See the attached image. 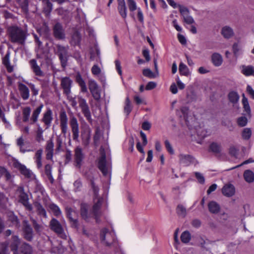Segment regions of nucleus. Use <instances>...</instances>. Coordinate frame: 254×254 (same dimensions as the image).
I'll use <instances>...</instances> for the list:
<instances>
[{
	"label": "nucleus",
	"instance_id": "47",
	"mask_svg": "<svg viewBox=\"0 0 254 254\" xmlns=\"http://www.w3.org/2000/svg\"><path fill=\"white\" fill-rule=\"evenodd\" d=\"M191 239V235L188 231H184L181 236V241L185 244L188 243Z\"/></svg>",
	"mask_w": 254,
	"mask_h": 254
},
{
	"label": "nucleus",
	"instance_id": "28",
	"mask_svg": "<svg viewBox=\"0 0 254 254\" xmlns=\"http://www.w3.org/2000/svg\"><path fill=\"white\" fill-rule=\"evenodd\" d=\"M241 73L246 76H254V66L251 65H242L240 67Z\"/></svg>",
	"mask_w": 254,
	"mask_h": 254
},
{
	"label": "nucleus",
	"instance_id": "58",
	"mask_svg": "<svg viewBox=\"0 0 254 254\" xmlns=\"http://www.w3.org/2000/svg\"><path fill=\"white\" fill-rule=\"evenodd\" d=\"M196 131L197 135L201 138H204L208 135L207 134V131L203 128H200L197 129Z\"/></svg>",
	"mask_w": 254,
	"mask_h": 254
},
{
	"label": "nucleus",
	"instance_id": "41",
	"mask_svg": "<svg viewBox=\"0 0 254 254\" xmlns=\"http://www.w3.org/2000/svg\"><path fill=\"white\" fill-rule=\"evenodd\" d=\"M244 177L245 181L248 183H252L254 181V173L251 170H246L244 173Z\"/></svg>",
	"mask_w": 254,
	"mask_h": 254
},
{
	"label": "nucleus",
	"instance_id": "43",
	"mask_svg": "<svg viewBox=\"0 0 254 254\" xmlns=\"http://www.w3.org/2000/svg\"><path fill=\"white\" fill-rule=\"evenodd\" d=\"M179 70L181 75L188 76L190 74L189 69L187 66L183 63L180 64Z\"/></svg>",
	"mask_w": 254,
	"mask_h": 254
},
{
	"label": "nucleus",
	"instance_id": "36",
	"mask_svg": "<svg viewBox=\"0 0 254 254\" xmlns=\"http://www.w3.org/2000/svg\"><path fill=\"white\" fill-rule=\"evenodd\" d=\"M209 211L213 214L218 213L220 210V205L218 203L214 201H211L208 204Z\"/></svg>",
	"mask_w": 254,
	"mask_h": 254
},
{
	"label": "nucleus",
	"instance_id": "51",
	"mask_svg": "<svg viewBox=\"0 0 254 254\" xmlns=\"http://www.w3.org/2000/svg\"><path fill=\"white\" fill-rule=\"evenodd\" d=\"M17 2L21 7L22 9L25 14H27L28 11V0H17Z\"/></svg>",
	"mask_w": 254,
	"mask_h": 254
},
{
	"label": "nucleus",
	"instance_id": "32",
	"mask_svg": "<svg viewBox=\"0 0 254 254\" xmlns=\"http://www.w3.org/2000/svg\"><path fill=\"white\" fill-rule=\"evenodd\" d=\"M118 10L121 16H127V7L125 0H117Z\"/></svg>",
	"mask_w": 254,
	"mask_h": 254
},
{
	"label": "nucleus",
	"instance_id": "29",
	"mask_svg": "<svg viewBox=\"0 0 254 254\" xmlns=\"http://www.w3.org/2000/svg\"><path fill=\"white\" fill-rule=\"evenodd\" d=\"M222 192L225 196L228 197L232 196L235 192V187L231 184L225 185L222 189Z\"/></svg>",
	"mask_w": 254,
	"mask_h": 254
},
{
	"label": "nucleus",
	"instance_id": "42",
	"mask_svg": "<svg viewBox=\"0 0 254 254\" xmlns=\"http://www.w3.org/2000/svg\"><path fill=\"white\" fill-rule=\"evenodd\" d=\"M49 207L55 216L59 217L62 214V211L60 208L56 204L53 203H51L49 204Z\"/></svg>",
	"mask_w": 254,
	"mask_h": 254
},
{
	"label": "nucleus",
	"instance_id": "45",
	"mask_svg": "<svg viewBox=\"0 0 254 254\" xmlns=\"http://www.w3.org/2000/svg\"><path fill=\"white\" fill-rule=\"evenodd\" d=\"M242 104L243 105V108L244 109L245 111L247 113L248 115L251 114V108L249 105V103L248 102V99L245 97L244 94H243V98H242Z\"/></svg>",
	"mask_w": 254,
	"mask_h": 254
},
{
	"label": "nucleus",
	"instance_id": "49",
	"mask_svg": "<svg viewBox=\"0 0 254 254\" xmlns=\"http://www.w3.org/2000/svg\"><path fill=\"white\" fill-rule=\"evenodd\" d=\"M90 186H91V187L92 188V191H93L94 195V197H98L99 188L95 183L94 178H92L90 179Z\"/></svg>",
	"mask_w": 254,
	"mask_h": 254
},
{
	"label": "nucleus",
	"instance_id": "56",
	"mask_svg": "<svg viewBox=\"0 0 254 254\" xmlns=\"http://www.w3.org/2000/svg\"><path fill=\"white\" fill-rule=\"evenodd\" d=\"M176 211L179 215L181 216L182 217H185L186 215V209L181 204H179L178 205L176 209Z\"/></svg>",
	"mask_w": 254,
	"mask_h": 254
},
{
	"label": "nucleus",
	"instance_id": "8",
	"mask_svg": "<svg viewBox=\"0 0 254 254\" xmlns=\"http://www.w3.org/2000/svg\"><path fill=\"white\" fill-rule=\"evenodd\" d=\"M104 201L103 197H94V204L92 207V213L95 217L97 223H99L100 221V217L101 216V212L100 208Z\"/></svg>",
	"mask_w": 254,
	"mask_h": 254
},
{
	"label": "nucleus",
	"instance_id": "6",
	"mask_svg": "<svg viewBox=\"0 0 254 254\" xmlns=\"http://www.w3.org/2000/svg\"><path fill=\"white\" fill-rule=\"evenodd\" d=\"M100 238L101 241L108 246L115 243L116 241L115 232L109 231L107 228H104L101 231Z\"/></svg>",
	"mask_w": 254,
	"mask_h": 254
},
{
	"label": "nucleus",
	"instance_id": "17",
	"mask_svg": "<svg viewBox=\"0 0 254 254\" xmlns=\"http://www.w3.org/2000/svg\"><path fill=\"white\" fill-rule=\"evenodd\" d=\"M23 232L24 239L28 241H31L33 238V231L32 227L26 221H24Z\"/></svg>",
	"mask_w": 254,
	"mask_h": 254
},
{
	"label": "nucleus",
	"instance_id": "27",
	"mask_svg": "<svg viewBox=\"0 0 254 254\" xmlns=\"http://www.w3.org/2000/svg\"><path fill=\"white\" fill-rule=\"evenodd\" d=\"M33 249L31 245L23 242L19 248L18 254H32Z\"/></svg>",
	"mask_w": 254,
	"mask_h": 254
},
{
	"label": "nucleus",
	"instance_id": "64",
	"mask_svg": "<svg viewBox=\"0 0 254 254\" xmlns=\"http://www.w3.org/2000/svg\"><path fill=\"white\" fill-rule=\"evenodd\" d=\"M7 244L2 243L0 245L1 250L0 251V254H6L7 252Z\"/></svg>",
	"mask_w": 254,
	"mask_h": 254
},
{
	"label": "nucleus",
	"instance_id": "50",
	"mask_svg": "<svg viewBox=\"0 0 254 254\" xmlns=\"http://www.w3.org/2000/svg\"><path fill=\"white\" fill-rule=\"evenodd\" d=\"M252 130L250 128H245L242 132V138L245 140H249L252 136Z\"/></svg>",
	"mask_w": 254,
	"mask_h": 254
},
{
	"label": "nucleus",
	"instance_id": "34",
	"mask_svg": "<svg viewBox=\"0 0 254 254\" xmlns=\"http://www.w3.org/2000/svg\"><path fill=\"white\" fill-rule=\"evenodd\" d=\"M211 62L215 66H220L223 63L222 56L217 53H214L211 55Z\"/></svg>",
	"mask_w": 254,
	"mask_h": 254
},
{
	"label": "nucleus",
	"instance_id": "24",
	"mask_svg": "<svg viewBox=\"0 0 254 254\" xmlns=\"http://www.w3.org/2000/svg\"><path fill=\"white\" fill-rule=\"evenodd\" d=\"M53 113L51 109L48 108L43 115L42 121L47 126V128L51 126V124L53 121Z\"/></svg>",
	"mask_w": 254,
	"mask_h": 254
},
{
	"label": "nucleus",
	"instance_id": "54",
	"mask_svg": "<svg viewBox=\"0 0 254 254\" xmlns=\"http://www.w3.org/2000/svg\"><path fill=\"white\" fill-rule=\"evenodd\" d=\"M209 149L211 151L214 153H218L220 152L221 146L216 142H212L210 145Z\"/></svg>",
	"mask_w": 254,
	"mask_h": 254
},
{
	"label": "nucleus",
	"instance_id": "10",
	"mask_svg": "<svg viewBox=\"0 0 254 254\" xmlns=\"http://www.w3.org/2000/svg\"><path fill=\"white\" fill-rule=\"evenodd\" d=\"M72 80L68 77H62L61 79V86L63 90V93L65 95H69L71 93Z\"/></svg>",
	"mask_w": 254,
	"mask_h": 254
},
{
	"label": "nucleus",
	"instance_id": "22",
	"mask_svg": "<svg viewBox=\"0 0 254 254\" xmlns=\"http://www.w3.org/2000/svg\"><path fill=\"white\" fill-rule=\"evenodd\" d=\"M14 166L25 177L30 178L31 177L32 174V172L29 169H27L24 165L21 164L19 162L16 161L14 163Z\"/></svg>",
	"mask_w": 254,
	"mask_h": 254
},
{
	"label": "nucleus",
	"instance_id": "46",
	"mask_svg": "<svg viewBox=\"0 0 254 254\" xmlns=\"http://www.w3.org/2000/svg\"><path fill=\"white\" fill-rule=\"evenodd\" d=\"M228 98L230 102L233 104H235L238 102L239 99V96L236 92L232 91L229 93Z\"/></svg>",
	"mask_w": 254,
	"mask_h": 254
},
{
	"label": "nucleus",
	"instance_id": "23",
	"mask_svg": "<svg viewBox=\"0 0 254 254\" xmlns=\"http://www.w3.org/2000/svg\"><path fill=\"white\" fill-rule=\"evenodd\" d=\"M18 88L22 99L24 100H27L30 96L29 88L21 82L18 83Z\"/></svg>",
	"mask_w": 254,
	"mask_h": 254
},
{
	"label": "nucleus",
	"instance_id": "38",
	"mask_svg": "<svg viewBox=\"0 0 254 254\" xmlns=\"http://www.w3.org/2000/svg\"><path fill=\"white\" fill-rule=\"evenodd\" d=\"M43 4V12L46 15H48L50 14L52 10L53 4L50 0H45Z\"/></svg>",
	"mask_w": 254,
	"mask_h": 254
},
{
	"label": "nucleus",
	"instance_id": "31",
	"mask_svg": "<svg viewBox=\"0 0 254 254\" xmlns=\"http://www.w3.org/2000/svg\"><path fill=\"white\" fill-rule=\"evenodd\" d=\"M31 68L36 75L39 76H43L44 72L41 69L40 66L37 64V62L35 59H32L30 61Z\"/></svg>",
	"mask_w": 254,
	"mask_h": 254
},
{
	"label": "nucleus",
	"instance_id": "20",
	"mask_svg": "<svg viewBox=\"0 0 254 254\" xmlns=\"http://www.w3.org/2000/svg\"><path fill=\"white\" fill-rule=\"evenodd\" d=\"M84 158L82 149L80 147H77L74 150V162L75 166L80 169Z\"/></svg>",
	"mask_w": 254,
	"mask_h": 254
},
{
	"label": "nucleus",
	"instance_id": "14",
	"mask_svg": "<svg viewBox=\"0 0 254 254\" xmlns=\"http://www.w3.org/2000/svg\"><path fill=\"white\" fill-rule=\"evenodd\" d=\"M69 125L72 132L73 139L75 141L78 140L79 137V124L77 119L72 117L70 119Z\"/></svg>",
	"mask_w": 254,
	"mask_h": 254
},
{
	"label": "nucleus",
	"instance_id": "3",
	"mask_svg": "<svg viewBox=\"0 0 254 254\" xmlns=\"http://www.w3.org/2000/svg\"><path fill=\"white\" fill-rule=\"evenodd\" d=\"M66 96L70 102V105L72 107L76 108L77 102L78 103L79 106L84 116L89 123H91L92 121L91 114L86 100L81 96H78L77 102L75 100V98L72 97L70 95Z\"/></svg>",
	"mask_w": 254,
	"mask_h": 254
},
{
	"label": "nucleus",
	"instance_id": "61",
	"mask_svg": "<svg viewBox=\"0 0 254 254\" xmlns=\"http://www.w3.org/2000/svg\"><path fill=\"white\" fill-rule=\"evenodd\" d=\"M73 186L75 191L80 190L82 186L81 180L80 179L76 180L73 183Z\"/></svg>",
	"mask_w": 254,
	"mask_h": 254
},
{
	"label": "nucleus",
	"instance_id": "25",
	"mask_svg": "<svg viewBox=\"0 0 254 254\" xmlns=\"http://www.w3.org/2000/svg\"><path fill=\"white\" fill-rule=\"evenodd\" d=\"M127 4L131 14H134V11H137V16H142L143 13L139 7H137L136 3L134 0H127Z\"/></svg>",
	"mask_w": 254,
	"mask_h": 254
},
{
	"label": "nucleus",
	"instance_id": "60",
	"mask_svg": "<svg viewBox=\"0 0 254 254\" xmlns=\"http://www.w3.org/2000/svg\"><path fill=\"white\" fill-rule=\"evenodd\" d=\"M27 84H28L31 90L32 94L33 96H37L39 93V89L37 88H36L35 85L33 83H28V82H26Z\"/></svg>",
	"mask_w": 254,
	"mask_h": 254
},
{
	"label": "nucleus",
	"instance_id": "63",
	"mask_svg": "<svg viewBox=\"0 0 254 254\" xmlns=\"http://www.w3.org/2000/svg\"><path fill=\"white\" fill-rule=\"evenodd\" d=\"M195 176L199 183H200L201 184H203L204 183V182H205L204 177L203 176V175L201 173H200L199 172H195Z\"/></svg>",
	"mask_w": 254,
	"mask_h": 254
},
{
	"label": "nucleus",
	"instance_id": "44",
	"mask_svg": "<svg viewBox=\"0 0 254 254\" xmlns=\"http://www.w3.org/2000/svg\"><path fill=\"white\" fill-rule=\"evenodd\" d=\"M221 33L225 38H230L234 34L232 29L228 26L224 27L222 29Z\"/></svg>",
	"mask_w": 254,
	"mask_h": 254
},
{
	"label": "nucleus",
	"instance_id": "18",
	"mask_svg": "<svg viewBox=\"0 0 254 254\" xmlns=\"http://www.w3.org/2000/svg\"><path fill=\"white\" fill-rule=\"evenodd\" d=\"M53 33L56 39L62 40L65 38L64 30L62 24L60 23H57L53 28Z\"/></svg>",
	"mask_w": 254,
	"mask_h": 254
},
{
	"label": "nucleus",
	"instance_id": "62",
	"mask_svg": "<svg viewBox=\"0 0 254 254\" xmlns=\"http://www.w3.org/2000/svg\"><path fill=\"white\" fill-rule=\"evenodd\" d=\"M91 72L93 74L97 75L100 73L101 69L98 65L94 64L91 68Z\"/></svg>",
	"mask_w": 254,
	"mask_h": 254
},
{
	"label": "nucleus",
	"instance_id": "7",
	"mask_svg": "<svg viewBox=\"0 0 254 254\" xmlns=\"http://www.w3.org/2000/svg\"><path fill=\"white\" fill-rule=\"evenodd\" d=\"M98 167L105 176L108 175L110 172L111 165L106 160V154L104 151H101V156L98 160Z\"/></svg>",
	"mask_w": 254,
	"mask_h": 254
},
{
	"label": "nucleus",
	"instance_id": "19",
	"mask_svg": "<svg viewBox=\"0 0 254 254\" xmlns=\"http://www.w3.org/2000/svg\"><path fill=\"white\" fill-rule=\"evenodd\" d=\"M21 244V240L17 236H12L9 247L13 254H18L19 248Z\"/></svg>",
	"mask_w": 254,
	"mask_h": 254
},
{
	"label": "nucleus",
	"instance_id": "5",
	"mask_svg": "<svg viewBox=\"0 0 254 254\" xmlns=\"http://www.w3.org/2000/svg\"><path fill=\"white\" fill-rule=\"evenodd\" d=\"M49 227L61 238L66 240L67 236L61 223L56 218H53L49 223Z\"/></svg>",
	"mask_w": 254,
	"mask_h": 254
},
{
	"label": "nucleus",
	"instance_id": "53",
	"mask_svg": "<svg viewBox=\"0 0 254 254\" xmlns=\"http://www.w3.org/2000/svg\"><path fill=\"white\" fill-rule=\"evenodd\" d=\"M132 110L131 106L130 101L128 97H127L126 99V104L124 107V112L126 114L127 116H128Z\"/></svg>",
	"mask_w": 254,
	"mask_h": 254
},
{
	"label": "nucleus",
	"instance_id": "30",
	"mask_svg": "<svg viewBox=\"0 0 254 254\" xmlns=\"http://www.w3.org/2000/svg\"><path fill=\"white\" fill-rule=\"evenodd\" d=\"M75 81L80 86L82 92L86 93L87 92L86 83L79 72H78L75 75Z\"/></svg>",
	"mask_w": 254,
	"mask_h": 254
},
{
	"label": "nucleus",
	"instance_id": "15",
	"mask_svg": "<svg viewBox=\"0 0 254 254\" xmlns=\"http://www.w3.org/2000/svg\"><path fill=\"white\" fill-rule=\"evenodd\" d=\"M60 123L61 132L65 136L68 130V118L64 111L61 112L60 114Z\"/></svg>",
	"mask_w": 254,
	"mask_h": 254
},
{
	"label": "nucleus",
	"instance_id": "33",
	"mask_svg": "<svg viewBox=\"0 0 254 254\" xmlns=\"http://www.w3.org/2000/svg\"><path fill=\"white\" fill-rule=\"evenodd\" d=\"M2 64L6 67L7 71L9 73H11L13 70V67L10 65V53L7 52L5 56L2 58Z\"/></svg>",
	"mask_w": 254,
	"mask_h": 254
},
{
	"label": "nucleus",
	"instance_id": "13",
	"mask_svg": "<svg viewBox=\"0 0 254 254\" xmlns=\"http://www.w3.org/2000/svg\"><path fill=\"white\" fill-rule=\"evenodd\" d=\"M88 85L93 97L95 100L98 101L100 99V92L97 82L93 79H90Z\"/></svg>",
	"mask_w": 254,
	"mask_h": 254
},
{
	"label": "nucleus",
	"instance_id": "59",
	"mask_svg": "<svg viewBox=\"0 0 254 254\" xmlns=\"http://www.w3.org/2000/svg\"><path fill=\"white\" fill-rule=\"evenodd\" d=\"M178 8L181 14L183 15H187L190 13L189 9L185 6L179 5Z\"/></svg>",
	"mask_w": 254,
	"mask_h": 254
},
{
	"label": "nucleus",
	"instance_id": "9",
	"mask_svg": "<svg viewBox=\"0 0 254 254\" xmlns=\"http://www.w3.org/2000/svg\"><path fill=\"white\" fill-rule=\"evenodd\" d=\"M57 53L61 61L62 67H64L66 66L67 62V52L68 46H63L60 45H57Z\"/></svg>",
	"mask_w": 254,
	"mask_h": 254
},
{
	"label": "nucleus",
	"instance_id": "37",
	"mask_svg": "<svg viewBox=\"0 0 254 254\" xmlns=\"http://www.w3.org/2000/svg\"><path fill=\"white\" fill-rule=\"evenodd\" d=\"M81 41V36L78 31H75L72 35L70 43L72 46L79 45Z\"/></svg>",
	"mask_w": 254,
	"mask_h": 254
},
{
	"label": "nucleus",
	"instance_id": "52",
	"mask_svg": "<svg viewBox=\"0 0 254 254\" xmlns=\"http://www.w3.org/2000/svg\"><path fill=\"white\" fill-rule=\"evenodd\" d=\"M180 111L182 114V115L185 120V121L187 124L189 123V108L187 106L182 107L180 109Z\"/></svg>",
	"mask_w": 254,
	"mask_h": 254
},
{
	"label": "nucleus",
	"instance_id": "11",
	"mask_svg": "<svg viewBox=\"0 0 254 254\" xmlns=\"http://www.w3.org/2000/svg\"><path fill=\"white\" fill-rule=\"evenodd\" d=\"M180 163L184 166H189L191 164L196 165L197 161L192 156L186 154H180L179 156Z\"/></svg>",
	"mask_w": 254,
	"mask_h": 254
},
{
	"label": "nucleus",
	"instance_id": "39",
	"mask_svg": "<svg viewBox=\"0 0 254 254\" xmlns=\"http://www.w3.org/2000/svg\"><path fill=\"white\" fill-rule=\"evenodd\" d=\"M8 220L11 223V225L12 226H14L16 227H19L20 225V222L17 216L15 215L13 212L8 213Z\"/></svg>",
	"mask_w": 254,
	"mask_h": 254
},
{
	"label": "nucleus",
	"instance_id": "21",
	"mask_svg": "<svg viewBox=\"0 0 254 254\" xmlns=\"http://www.w3.org/2000/svg\"><path fill=\"white\" fill-rule=\"evenodd\" d=\"M54 144L52 139H50L46 142L45 151L47 160H52L54 155Z\"/></svg>",
	"mask_w": 254,
	"mask_h": 254
},
{
	"label": "nucleus",
	"instance_id": "48",
	"mask_svg": "<svg viewBox=\"0 0 254 254\" xmlns=\"http://www.w3.org/2000/svg\"><path fill=\"white\" fill-rule=\"evenodd\" d=\"M44 130L38 124V128L36 131V139L38 142H41L44 141V137L43 136Z\"/></svg>",
	"mask_w": 254,
	"mask_h": 254
},
{
	"label": "nucleus",
	"instance_id": "57",
	"mask_svg": "<svg viewBox=\"0 0 254 254\" xmlns=\"http://www.w3.org/2000/svg\"><path fill=\"white\" fill-rule=\"evenodd\" d=\"M237 123L240 127H245L248 123V119L246 117L242 116L238 119Z\"/></svg>",
	"mask_w": 254,
	"mask_h": 254
},
{
	"label": "nucleus",
	"instance_id": "12",
	"mask_svg": "<svg viewBox=\"0 0 254 254\" xmlns=\"http://www.w3.org/2000/svg\"><path fill=\"white\" fill-rule=\"evenodd\" d=\"M18 191L19 192V202L26 207V209L31 211L33 209V207L29 202L28 196L27 194L24 191L23 188H19Z\"/></svg>",
	"mask_w": 254,
	"mask_h": 254
},
{
	"label": "nucleus",
	"instance_id": "55",
	"mask_svg": "<svg viewBox=\"0 0 254 254\" xmlns=\"http://www.w3.org/2000/svg\"><path fill=\"white\" fill-rule=\"evenodd\" d=\"M143 75L150 79L154 78L156 77L155 73L153 72L149 68H145L142 71Z\"/></svg>",
	"mask_w": 254,
	"mask_h": 254
},
{
	"label": "nucleus",
	"instance_id": "26",
	"mask_svg": "<svg viewBox=\"0 0 254 254\" xmlns=\"http://www.w3.org/2000/svg\"><path fill=\"white\" fill-rule=\"evenodd\" d=\"M34 207L37 214L41 217L46 218L47 217V212L43 205L38 201H35L33 203Z\"/></svg>",
	"mask_w": 254,
	"mask_h": 254
},
{
	"label": "nucleus",
	"instance_id": "35",
	"mask_svg": "<svg viewBox=\"0 0 254 254\" xmlns=\"http://www.w3.org/2000/svg\"><path fill=\"white\" fill-rule=\"evenodd\" d=\"M81 136L83 145L85 146L88 145L89 143L91 137L90 129H87L83 130L81 132Z\"/></svg>",
	"mask_w": 254,
	"mask_h": 254
},
{
	"label": "nucleus",
	"instance_id": "40",
	"mask_svg": "<svg viewBox=\"0 0 254 254\" xmlns=\"http://www.w3.org/2000/svg\"><path fill=\"white\" fill-rule=\"evenodd\" d=\"M72 213H75L71 208L67 210L66 212L67 217L69 219L70 221L72 222V225L74 227H77L78 226V220L76 218L73 217Z\"/></svg>",
	"mask_w": 254,
	"mask_h": 254
},
{
	"label": "nucleus",
	"instance_id": "4",
	"mask_svg": "<svg viewBox=\"0 0 254 254\" xmlns=\"http://www.w3.org/2000/svg\"><path fill=\"white\" fill-rule=\"evenodd\" d=\"M44 105L41 104L38 107H37L32 112V116L30 119V115L31 112V109L30 107H25L22 109V121L24 123H27L30 121L31 125L35 124L37 121L40 114L42 111Z\"/></svg>",
	"mask_w": 254,
	"mask_h": 254
},
{
	"label": "nucleus",
	"instance_id": "16",
	"mask_svg": "<svg viewBox=\"0 0 254 254\" xmlns=\"http://www.w3.org/2000/svg\"><path fill=\"white\" fill-rule=\"evenodd\" d=\"M90 206L86 203H81L80 204V215L83 219L86 221H88L93 214L92 211H90Z\"/></svg>",
	"mask_w": 254,
	"mask_h": 254
},
{
	"label": "nucleus",
	"instance_id": "1",
	"mask_svg": "<svg viewBox=\"0 0 254 254\" xmlns=\"http://www.w3.org/2000/svg\"><path fill=\"white\" fill-rule=\"evenodd\" d=\"M42 154L43 150L42 149L38 150L35 153L34 159L37 168L42 175H45L47 177L51 184H53L54 179L52 173V165L50 164H47L45 165L44 169H43L42 162Z\"/></svg>",
	"mask_w": 254,
	"mask_h": 254
},
{
	"label": "nucleus",
	"instance_id": "2",
	"mask_svg": "<svg viewBox=\"0 0 254 254\" xmlns=\"http://www.w3.org/2000/svg\"><path fill=\"white\" fill-rule=\"evenodd\" d=\"M7 33L12 43L23 45L27 37L26 31L16 26H10L7 29Z\"/></svg>",
	"mask_w": 254,
	"mask_h": 254
}]
</instances>
